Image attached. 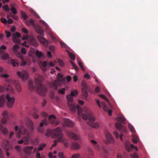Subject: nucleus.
<instances>
[{"label": "nucleus", "instance_id": "obj_59", "mask_svg": "<svg viewBox=\"0 0 158 158\" xmlns=\"http://www.w3.org/2000/svg\"><path fill=\"white\" fill-rule=\"evenodd\" d=\"M9 75L8 74H1L0 76L2 77H3L5 78H7L9 77Z\"/></svg>", "mask_w": 158, "mask_h": 158}, {"label": "nucleus", "instance_id": "obj_51", "mask_svg": "<svg viewBox=\"0 0 158 158\" xmlns=\"http://www.w3.org/2000/svg\"><path fill=\"white\" fill-rule=\"evenodd\" d=\"M3 9L6 12H8L9 10V6L7 5H5L3 6Z\"/></svg>", "mask_w": 158, "mask_h": 158}, {"label": "nucleus", "instance_id": "obj_22", "mask_svg": "<svg viewBox=\"0 0 158 158\" xmlns=\"http://www.w3.org/2000/svg\"><path fill=\"white\" fill-rule=\"evenodd\" d=\"M46 146V144L44 143H42L40 144L39 147L38 148H35L34 149V153H35L38 150L41 151L43 150L45 147Z\"/></svg>", "mask_w": 158, "mask_h": 158}, {"label": "nucleus", "instance_id": "obj_45", "mask_svg": "<svg viewBox=\"0 0 158 158\" xmlns=\"http://www.w3.org/2000/svg\"><path fill=\"white\" fill-rule=\"evenodd\" d=\"M23 143H24L25 144H28L29 143L28 139L26 140H22L18 141V143L19 144H21Z\"/></svg>", "mask_w": 158, "mask_h": 158}, {"label": "nucleus", "instance_id": "obj_44", "mask_svg": "<svg viewBox=\"0 0 158 158\" xmlns=\"http://www.w3.org/2000/svg\"><path fill=\"white\" fill-rule=\"evenodd\" d=\"M91 142L94 145L95 147L96 148L98 149V148L99 146L97 144V142L96 141L92 139L91 140Z\"/></svg>", "mask_w": 158, "mask_h": 158}, {"label": "nucleus", "instance_id": "obj_40", "mask_svg": "<svg viewBox=\"0 0 158 158\" xmlns=\"http://www.w3.org/2000/svg\"><path fill=\"white\" fill-rule=\"evenodd\" d=\"M65 88H63L61 89H59L58 90V93L60 94H61L63 95L65 94Z\"/></svg>", "mask_w": 158, "mask_h": 158}, {"label": "nucleus", "instance_id": "obj_34", "mask_svg": "<svg viewBox=\"0 0 158 158\" xmlns=\"http://www.w3.org/2000/svg\"><path fill=\"white\" fill-rule=\"evenodd\" d=\"M48 125V122L46 119H44L40 123V127H42L44 125L46 126Z\"/></svg>", "mask_w": 158, "mask_h": 158}, {"label": "nucleus", "instance_id": "obj_4", "mask_svg": "<svg viewBox=\"0 0 158 158\" xmlns=\"http://www.w3.org/2000/svg\"><path fill=\"white\" fill-rule=\"evenodd\" d=\"M6 98L7 100V106L9 108H11L13 106L15 101V98L14 97H10L9 94H7L6 97L4 95H2L0 97V106L2 107L6 101Z\"/></svg>", "mask_w": 158, "mask_h": 158}, {"label": "nucleus", "instance_id": "obj_19", "mask_svg": "<svg viewBox=\"0 0 158 158\" xmlns=\"http://www.w3.org/2000/svg\"><path fill=\"white\" fill-rule=\"evenodd\" d=\"M26 125L28 128H34L33 122L30 119L27 120Z\"/></svg>", "mask_w": 158, "mask_h": 158}, {"label": "nucleus", "instance_id": "obj_47", "mask_svg": "<svg viewBox=\"0 0 158 158\" xmlns=\"http://www.w3.org/2000/svg\"><path fill=\"white\" fill-rule=\"evenodd\" d=\"M80 157V155L79 153H76L73 154L71 158H79Z\"/></svg>", "mask_w": 158, "mask_h": 158}, {"label": "nucleus", "instance_id": "obj_6", "mask_svg": "<svg viewBox=\"0 0 158 158\" xmlns=\"http://www.w3.org/2000/svg\"><path fill=\"white\" fill-rule=\"evenodd\" d=\"M57 80H55L52 83L51 86L55 89H57L58 86L60 84V81H63V75L59 73L57 75Z\"/></svg>", "mask_w": 158, "mask_h": 158}, {"label": "nucleus", "instance_id": "obj_63", "mask_svg": "<svg viewBox=\"0 0 158 158\" xmlns=\"http://www.w3.org/2000/svg\"><path fill=\"white\" fill-rule=\"evenodd\" d=\"M21 52L23 54H26V50L24 48H22L21 49Z\"/></svg>", "mask_w": 158, "mask_h": 158}, {"label": "nucleus", "instance_id": "obj_54", "mask_svg": "<svg viewBox=\"0 0 158 158\" xmlns=\"http://www.w3.org/2000/svg\"><path fill=\"white\" fill-rule=\"evenodd\" d=\"M78 63L79 65L80 66L81 69L82 70H85V69L84 67L83 66L82 63L80 61H78Z\"/></svg>", "mask_w": 158, "mask_h": 158}, {"label": "nucleus", "instance_id": "obj_32", "mask_svg": "<svg viewBox=\"0 0 158 158\" xmlns=\"http://www.w3.org/2000/svg\"><path fill=\"white\" fill-rule=\"evenodd\" d=\"M2 58L3 60H7L9 58V56L7 53H4L1 55Z\"/></svg>", "mask_w": 158, "mask_h": 158}, {"label": "nucleus", "instance_id": "obj_25", "mask_svg": "<svg viewBox=\"0 0 158 158\" xmlns=\"http://www.w3.org/2000/svg\"><path fill=\"white\" fill-rule=\"evenodd\" d=\"M65 122L66 125L69 127H73L74 125L73 122L69 119H66Z\"/></svg>", "mask_w": 158, "mask_h": 158}, {"label": "nucleus", "instance_id": "obj_21", "mask_svg": "<svg viewBox=\"0 0 158 158\" xmlns=\"http://www.w3.org/2000/svg\"><path fill=\"white\" fill-rule=\"evenodd\" d=\"M20 59L22 60V62L21 63V65L22 66H25L26 64L30 65L31 64V60L28 59L24 60L23 57V59H21V58H20Z\"/></svg>", "mask_w": 158, "mask_h": 158}, {"label": "nucleus", "instance_id": "obj_5", "mask_svg": "<svg viewBox=\"0 0 158 158\" xmlns=\"http://www.w3.org/2000/svg\"><path fill=\"white\" fill-rule=\"evenodd\" d=\"M39 65L43 71H46L50 66H54V64L52 61H50L48 64L46 61H41L39 63Z\"/></svg>", "mask_w": 158, "mask_h": 158}, {"label": "nucleus", "instance_id": "obj_38", "mask_svg": "<svg viewBox=\"0 0 158 158\" xmlns=\"http://www.w3.org/2000/svg\"><path fill=\"white\" fill-rule=\"evenodd\" d=\"M6 90L7 91H10L11 93H13L14 91V89L10 85H8L6 88Z\"/></svg>", "mask_w": 158, "mask_h": 158}, {"label": "nucleus", "instance_id": "obj_61", "mask_svg": "<svg viewBox=\"0 0 158 158\" xmlns=\"http://www.w3.org/2000/svg\"><path fill=\"white\" fill-rule=\"evenodd\" d=\"M131 148L132 149H135V151H138V149L137 146H135L132 144H131Z\"/></svg>", "mask_w": 158, "mask_h": 158}, {"label": "nucleus", "instance_id": "obj_2", "mask_svg": "<svg viewBox=\"0 0 158 158\" xmlns=\"http://www.w3.org/2000/svg\"><path fill=\"white\" fill-rule=\"evenodd\" d=\"M47 136H51L52 138H57V139L55 141V143L52 145V147L55 146L57 142H63L65 139L63 137V135L60 129H49L47 131Z\"/></svg>", "mask_w": 158, "mask_h": 158}, {"label": "nucleus", "instance_id": "obj_16", "mask_svg": "<svg viewBox=\"0 0 158 158\" xmlns=\"http://www.w3.org/2000/svg\"><path fill=\"white\" fill-rule=\"evenodd\" d=\"M101 104L104 110L105 111H107L108 110V115L110 116L111 115L112 111L110 109L108 110V107L106 106V103L104 102H102Z\"/></svg>", "mask_w": 158, "mask_h": 158}, {"label": "nucleus", "instance_id": "obj_24", "mask_svg": "<svg viewBox=\"0 0 158 158\" xmlns=\"http://www.w3.org/2000/svg\"><path fill=\"white\" fill-rule=\"evenodd\" d=\"M71 147L73 149L77 150L81 148V146L77 143L73 142L71 144Z\"/></svg>", "mask_w": 158, "mask_h": 158}, {"label": "nucleus", "instance_id": "obj_36", "mask_svg": "<svg viewBox=\"0 0 158 158\" xmlns=\"http://www.w3.org/2000/svg\"><path fill=\"white\" fill-rule=\"evenodd\" d=\"M3 146L5 149H7V147L9 146V142L7 140H5L3 142Z\"/></svg>", "mask_w": 158, "mask_h": 158}, {"label": "nucleus", "instance_id": "obj_49", "mask_svg": "<svg viewBox=\"0 0 158 158\" xmlns=\"http://www.w3.org/2000/svg\"><path fill=\"white\" fill-rule=\"evenodd\" d=\"M115 126L116 128H121L122 124L118 122H117L115 124Z\"/></svg>", "mask_w": 158, "mask_h": 158}, {"label": "nucleus", "instance_id": "obj_11", "mask_svg": "<svg viewBox=\"0 0 158 158\" xmlns=\"http://www.w3.org/2000/svg\"><path fill=\"white\" fill-rule=\"evenodd\" d=\"M17 74L23 80H27L28 76V73L26 71H23L21 72L18 71L17 72Z\"/></svg>", "mask_w": 158, "mask_h": 158}, {"label": "nucleus", "instance_id": "obj_29", "mask_svg": "<svg viewBox=\"0 0 158 158\" xmlns=\"http://www.w3.org/2000/svg\"><path fill=\"white\" fill-rule=\"evenodd\" d=\"M28 86L29 89L31 90H34L35 89V87L33 85V82L32 80L29 81Z\"/></svg>", "mask_w": 158, "mask_h": 158}, {"label": "nucleus", "instance_id": "obj_7", "mask_svg": "<svg viewBox=\"0 0 158 158\" xmlns=\"http://www.w3.org/2000/svg\"><path fill=\"white\" fill-rule=\"evenodd\" d=\"M2 118L0 122V128H3V125L5 124L8 120V112L6 110L4 111L2 113Z\"/></svg>", "mask_w": 158, "mask_h": 158}, {"label": "nucleus", "instance_id": "obj_64", "mask_svg": "<svg viewBox=\"0 0 158 158\" xmlns=\"http://www.w3.org/2000/svg\"><path fill=\"white\" fill-rule=\"evenodd\" d=\"M5 90V88L3 86L0 85V92H3Z\"/></svg>", "mask_w": 158, "mask_h": 158}, {"label": "nucleus", "instance_id": "obj_1", "mask_svg": "<svg viewBox=\"0 0 158 158\" xmlns=\"http://www.w3.org/2000/svg\"><path fill=\"white\" fill-rule=\"evenodd\" d=\"M77 94L76 91H72L71 92L70 95H68L66 96V98L69 102L68 106L69 110L73 112L76 111V109L78 112V115L79 116H81L82 118L85 120H89V122H87L88 124L90 125L92 128H96L99 127V124L97 122H94L95 120L94 117V115L91 111L87 108H85L84 109V112L82 113V110L80 106L77 105L75 107V105L72 102L73 98V96H75Z\"/></svg>", "mask_w": 158, "mask_h": 158}, {"label": "nucleus", "instance_id": "obj_43", "mask_svg": "<svg viewBox=\"0 0 158 158\" xmlns=\"http://www.w3.org/2000/svg\"><path fill=\"white\" fill-rule=\"evenodd\" d=\"M6 47L4 45H2L0 47V54H2L3 52V50H6Z\"/></svg>", "mask_w": 158, "mask_h": 158}, {"label": "nucleus", "instance_id": "obj_48", "mask_svg": "<svg viewBox=\"0 0 158 158\" xmlns=\"http://www.w3.org/2000/svg\"><path fill=\"white\" fill-rule=\"evenodd\" d=\"M26 24L29 25L30 24L34 25V20L33 19H30L29 22H26Z\"/></svg>", "mask_w": 158, "mask_h": 158}, {"label": "nucleus", "instance_id": "obj_23", "mask_svg": "<svg viewBox=\"0 0 158 158\" xmlns=\"http://www.w3.org/2000/svg\"><path fill=\"white\" fill-rule=\"evenodd\" d=\"M12 82L15 83L17 91L19 92H21L22 89L19 83L15 81H13Z\"/></svg>", "mask_w": 158, "mask_h": 158}, {"label": "nucleus", "instance_id": "obj_9", "mask_svg": "<svg viewBox=\"0 0 158 158\" xmlns=\"http://www.w3.org/2000/svg\"><path fill=\"white\" fill-rule=\"evenodd\" d=\"M19 48L20 47L17 44H15L13 46L12 50L17 57L21 59H23V56L22 55L19 51H18V50L19 49Z\"/></svg>", "mask_w": 158, "mask_h": 158}, {"label": "nucleus", "instance_id": "obj_28", "mask_svg": "<svg viewBox=\"0 0 158 158\" xmlns=\"http://www.w3.org/2000/svg\"><path fill=\"white\" fill-rule=\"evenodd\" d=\"M11 63L14 67H17L19 65V62L17 60L12 59L11 60Z\"/></svg>", "mask_w": 158, "mask_h": 158}, {"label": "nucleus", "instance_id": "obj_12", "mask_svg": "<svg viewBox=\"0 0 158 158\" xmlns=\"http://www.w3.org/2000/svg\"><path fill=\"white\" fill-rule=\"evenodd\" d=\"M37 39L40 42L44 45L46 46H47L48 45V41L42 36L38 35L37 36Z\"/></svg>", "mask_w": 158, "mask_h": 158}, {"label": "nucleus", "instance_id": "obj_14", "mask_svg": "<svg viewBox=\"0 0 158 158\" xmlns=\"http://www.w3.org/2000/svg\"><path fill=\"white\" fill-rule=\"evenodd\" d=\"M29 43L34 47L38 45V43L36 39L33 36H31L29 39Z\"/></svg>", "mask_w": 158, "mask_h": 158}, {"label": "nucleus", "instance_id": "obj_46", "mask_svg": "<svg viewBox=\"0 0 158 158\" xmlns=\"http://www.w3.org/2000/svg\"><path fill=\"white\" fill-rule=\"evenodd\" d=\"M99 96L105 100L107 102H109V100L106 97V96L104 94H100Z\"/></svg>", "mask_w": 158, "mask_h": 158}, {"label": "nucleus", "instance_id": "obj_53", "mask_svg": "<svg viewBox=\"0 0 158 158\" xmlns=\"http://www.w3.org/2000/svg\"><path fill=\"white\" fill-rule=\"evenodd\" d=\"M13 41L15 43H20V41L17 38L14 37L13 39Z\"/></svg>", "mask_w": 158, "mask_h": 158}, {"label": "nucleus", "instance_id": "obj_60", "mask_svg": "<svg viewBox=\"0 0 158 158\" xmlns=\"http://www.w3.org/2000/svg\"><path fill=\"white\" fill-rule=\"evenodd\" d=\"M16 150L19 152H20L21 151V148L20 146L19 145L16 146L15 147Z\"/></svg>", "mask_w": 158, "mask_h": 158}, {"label": "nucleus", "instance_id": "obj_8", "mask_svg": "<svg viewBox=\"0 0 158 158\" xmlns=\"http://www.w3.org/2000/svg\"><path fill=\"white\" fill-rule=\"evenodd\" d=\"M48 120L49 122L54 126H57L59 123L58 120L54 115H51L49 116Z\"/></svg>", "mask_w": 158, "mask_h": 158}, {"label": "nucleus", "instance_id": "obj_30", "mask_svg": "<svg viewBox=\"0 0 158 158\" xmlns=\"http://www.w3.org/2000/svg\"><path fill=\"white\" fill-rule=\"evenodd\" d=\"M57 152L56 151H54L53 153L50 152L48 153V156L49 158H56V156L55 154H56Z\"/></svg>", "mask_w": 158, "mask_h": 158}, {"label": "nucleus", "instance_id": "obj_57", "mask_svg": "<svg viewBox=\"0 0 158 158\" xmlns=\"http://www.w3.org/2000/svg\"><path fill=\"white\" fill-rule=\"evenodd\" d=\"M5 33L6 34V36L7 37L9 38L10 37L11 35V33L10 31H5Z\"/></svg>", "mask_w": 158, "mask_h": 158}, {"label": "nucleus", "instance_id": "obj_58", "mask_svg": "<svg viewBox=\"0 0 158 158\" xmlns=\"http://www.w3.org/2000/svg\"><path fill=\"white\" fill-rule=\"evenodd\" d=\"M21 14L22 16L24 18V19H26L27 18V16L25 13L24 12H21Z\"/></svg>", "mask_w": 158, "mask_h": 158}, {"label": "nucleus", "instance_id": "obj_26", "mask_svg": "<svg viewBox=\"0 0 158 158\" xmlns=\"http://www.w3.org/2000/svg\"><path fill=\"white\" fill-rule=\"evenodd\" d=\"M16 4H11L10 5V6L11 7L10 10L12 13L14 14H16L17 13V11L15 8L16 6Z\"/></svg>", "mask_w": 158, "mask_h": 158}, {"label": "nucleus", "instance_id": "obj_35", "mask_svg": "<svg viewBox=\"0 0 158 158\" xmlns=\"http://www.w3.org/2000/svg\"><path fill=\"white\" fill-rule=\"evenodd\" d=\"M35 54L38 58H40L44 56V55L43 53L38 50L36 51Z\"/></svg>", "mask_w": 158, "mask_h": 158}, {"label": "nucleus", "instance_id": "obj_56", "mask_svg": "<svg viewBox=\"0 0 158 158\" xmlns=\"http://www.w3.org/2000/svg\"><path fill=\"white\" fill-rule=\"evenodd\" d=\"M36 156L37 158H45V157L44 156H40V154L38 152L36 154Z\"/></svg>", "mask_w": 158, "mask_h": 158}, {"label": "nucleus", "instance_id": "obj_31", "mask_svg": "<svg viewBox=\"0 0 158 158\" xmlns=\"http://www.w3.org/2000/svg\"><path fill=\"white\" fill-rule=\"evenodd\" d=\"M68 135L70 137L73 139L75 140H77L78 139L76 135L73 132H70L69 133Z\"/></svg>", "mask_w": 158, "mask_h": 158}, {"label": "nucleus", "instance_id": "obj_13", "mask_svg": "<svg viewBox=\"0 0 158 158\" xmlns=\"http://www.w3.org/2000/svg\"><path fill=\"white\" fill-rule=\"evenodd\" d=\"M122 129H117L114 133V135L115 136L116 138H118L119 137L121 139H122L123 134L122 133Z\"/></svg>", "mask_w": 158, "mask_h": 158}, {"label": "nucleus", "instance_id": "obj_10", "mask_svg": "<svg viewBox=\"0 0 158 158\" xmlns=\"http://www.w3.org/2000/svg\"><path fill=\"white\" fill-rule=\"evenodd\" d=\"M106 139L104 141L105 143H113L114 142V138L108 132L106 133Z\"/></svg>", "mask_w": 158, "mask_h": 158}, {"label": "nucleus", "instance_id": "obj_15", "mask_svg": "<svg viewBox=\"0 0 158 158\" xmlns=\"http://www.w3.org/2000/svg\"><path fill=\"white\" fill-rule=\"evenodd\" d=\"M132 142L134 143H139L141 144V141L139 137L135 134H133L132 135Z\"/></svg>", "mask_w": 158, "mask_h": 158}, {"label": "nucleus", "instance_id": "obj_52", "mask_svg": "<svg viewBox=\"0 0 158 158\" xmlns=\"http://www.w3.org/2000/svg\"><path fill=\"white\" fill-rule=\"evenodd\" d=\"M1 22L4 24H6L7 23V20L5 18H2L1 19Z\"/></svg>", "mask_w": 158, "mask_h": 158}, {"label": "nucleus", "instance_id": "obj_27", "mask_svg": "<svg viewBox=\"0 0 158 158\" xmlns=\"http://www.w3.org/2000/svg\"><path fill=\"white\" fill-rule=\"evenodd\" d=\"M116 120L122 123H124L125 122L126 120L124 117L120 116L117 118Z\"/></svg>", "mask_w": 158, "mask_h": 158}, {"label": "nucleus", "instance_id": "obj_55", "mask_svg": "<svg viewBox=\"0 0 158 158\" xmlns=\"http://www.w3.org/2000/svg\"><path fill=\"white\" fill-rule=\"evenodd\" d=\"M0 131H2L4 134H6L8 133V131L7 129H0Z\"/></svg>", "mask_w": 158, "mask_h": 158}, {"label": "nucleus", "instance_id": "obj_3", "mask_svg": "<svg viewBox=\"0 0 158 158\" xmlns=\"http://www.w3.org/2000/svg\"><path fill=\"white\" fill-rule=\"evenodd\" d=\"M44 77L40 75L38 78L35 79V83L36 85L37 88V91L38 94L42 96H44L45 95V93L46 91V87L41 84V83L44 81Z\"/></svg>", "mask_w": 158, "mask_h": 158}, {"label": "nucleus", "instance_id": "obj_50", "mask_svg": "<svg viewBox=\"0 0 158 158\" xmlns=\"http://www.w3.org/2000/svg\"><path fill=\"white\" fill-rule=\"evenodd\" d=\"M81 85L83 86L82 88H87V85L85 81H83L81 82Z\"/></svg>", "mask_w": 158, "mask_h": 158}, {"label": "nucleus", "instance_id": "obj_41", "mask_svg": "<svg viewBox=\"0 0 158 158\" xmlns=\"http://www.w3.org/2000/svg\"><path fill=\"white\" fill-rule=\"evenodd\" d=\"M57 61L60 66L62 67L64 66V63L61 60L58 59H57Z\"/></svg>", "mask_w": 158, "mask_h": 158}, {"label": "nucleus", "instance_id": "obj_20", "mask_svg": "<svg viewBox=\"0 0 158 158\" xmlns=\"http://www.w3.org/2000/svg\"><path fill=\"white\" fill-rule=\"evenodd\" d=\"M36 32L42 36L44 35V32L42 28L40 26H37L35 27Z\"/></svg>", "mask_w": 158, "mask_h": 158}, {"label": "nucleus", "instance_id": "obj_33", "mask_svg": "<svg viewBox=\"0 0 158 158\" xmlns=\"http://www.w3.org/2000/svg\"><path fill=\"white\" fill-rule=\"evenodd\" d=\"M131 144H130L128 142H127L125 143V148L127 151L128 152H130L131 151Z\"/></svg>", "mask_w": 158, "mask_h": 158}, {"label": "nucleus", "instance_id": "obj_37", "mask_svg": "<svg viewBox=\"0 0 158 158\" xmlns=\"http://www.w3.org/2000/svg\"><path fill=\"white\" fill-rule=\"evenodd\" d=\"M87 88H82V93L83 96L86 97L88 96Z\"/></svg>", "mask_w": 158, "mask_h": 158}, {"label": "nucleus", "instance_id": "obj_42", "mask_svg": "<svg viewBox=\"0 0 158 158\" xmlns=\"http://www.w3.org/2000/svg\"><path fill=\"white\" fill-rule=\"evenodd\" d=\"M70 63L72 64L73 68L76 71H77L78 70V68L77 66L73 63L72 61H70Z\"/></svg>", "mask_w": 158, "mask_h": 158}, {"label": "nucleus", "instance_id": "obj_62", "mask_svg": "<svg viewBox=\"0 0 158 158\" xmlns=\"http://www.w3.org/2000/svg\"><path fill=\"white\" fill-rule=\"evenodd\" d=\"M60 44L61 45V47L64 48H65L66 47V45L63 42H62V41H60Z\"/></svg>", "mask_w": 158, "mask_h": 158}, {"label": "nucleus", "instance_id": "obj_18", "mask_svg": "<svg viewBox=\"0 0 158 158\" xmlns=\"http://www.w3.org/2000/svg\"><path fill=\"white\" fill-rule=\"evenodd\" d=\"M16 132L17 134V137L19 138L21 135L25 133L26 130L25 129H16Z\"/></svg>", "mask_w": 158, "mask_h": 158}, {"label": "nucleus", "instance_id": "obj_17", "mask_svg": "<svg viewBox=\"0 0 158 158\" xmlns=\"http://www.w3.org/2000/svg\"><path fill=\"white\" fill-rule=\"evenodd\" d=\"M33 149V146H28L24 147L23 151L26 154H30L31 153V150Z\"/></svg>", "mask_w": 158, "mask_h": 158}, {"label": "nucleus", "instance_id": "obj_39", "mask_svg": "<svg viewBox=\"0 0 158 158\" xmlns=\"http://www.w3.org/2000/svg\"><path fill=\"white\" fill-rule=\"evenodd\" d=\"M68 55L69 57L72 60H74L75 59V55L72 53H71L69 52H68Z\"/></svg>", "mask_w": 158, "mask_h": 158}]
</instances>
